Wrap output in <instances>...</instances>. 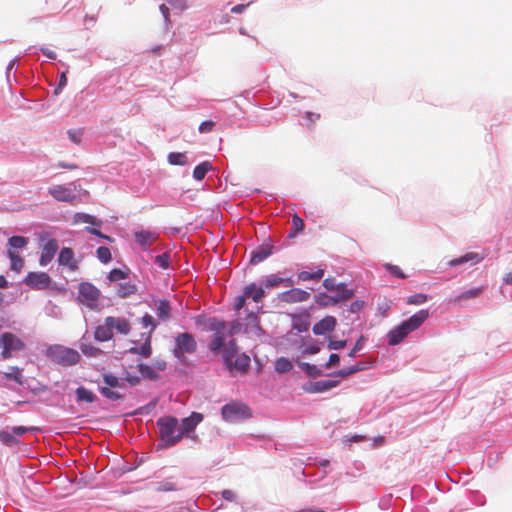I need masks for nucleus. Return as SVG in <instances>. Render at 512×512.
<instances>
[{
    "label": "nucleus",
    "mask_w": 512,
    "mask_h": 512,
    "mask_svg": "<svg viewBox=\"0 0 512 512\" xmlns=\"http://www.w3.org/2000/svg\"><path fill=\"white\" fill-rule=\"evenodd\" d=\"M81 350L85 355H90V356H96L100 352L99 348H96L93 346H86V345H83L81 347Z\"/></svg>",
    "instance_id": "052dcab7"
},
{
    "label": "nucleus",
    "mask_w": 512,
    "mask_h": 512,
    "mask_svg": "<svg viewBox=\"0 0 512 512\" xmlns=\"http://www.w3.org/2000/svg\"><path fill=\"white\" fill-rule=\"evenodd\" d=\"M4 377L8 380H14L18 384H22V373L17 366L10 367V371L4 373Z\"/></svg>",
    "instance_id": "79ce46f5"
},
{
    "label": "nucleus",
    "mask_w": 512,
    "mask_h": 512,
    "mask_svg": "<svg viewBox=\"0 0 512 512\" xmlns=\"http://www.w3.org/2000/svg\"><path fill=\"white\" fill-rule=\"evenodd\" d=\"M124 383L127 382L131 386H136L140 383V377L136 375H131L129 373L126 374V376L123 378Z\"/></svg>",
    "instance_id": "680f3d73"
},
{
    "label": "nucleus",
    "mask_w": 512,
    "mask_h": 512,
    "mask_svg": "<svg viewBox=\"0 0 512 512\" xmlns=\"http://www.w3.org/2000/svg\"><path fill=\"white\" fill-rule=\"evenodd\" d=\"M23 282L32 289L44 290L50 286L51 278L46 272H29Z\"/></svg>",
    "instance_id": "9d476101"
},
{
    "label": "nucleus",
    "mask_w": 512,
    "mask_h": 512,
    "mask_svg": "<svg viewBox=\"0 0 512 512\" xmlns=\"http://www.w3.org/2000/svg\"><path fill=\"white\" fill-rule=\"evenodd\" d=\"M483 259H484V257L482 255L475 253V252H469L459 258H455V259L451 260L449 262V265L457 266V265H461V264H464L467 262L476 264V263L481 262Z\"/></svg>",
    "instance_id": "393cba45"
},
{
    "label": "nucleus",
    "mask_w": 512,
    "mask_h": 512,
    "mask_svg": "<svg viewBox=\"0 0 512 512\" xmlns=\"http://www.w3.org/2000/svg\"><path fill=\"white\" fill-rule=\"evenodd\" d=\"M292 224L294 229V233L292 235H295L296 233L301 232L304 229V222L298 215L293 216Z\"/></svg>",
    "instance_id": "864d4df0"
},
{
    "label": "nucleus",
    "mask_w": 512,
    "mask_h": 512,
    "mask_svg": "<svg viewBox=\"0 0 512 512\" xmlns=\"http://www.w3.org/2000/svg\"><path fill=\"white\" fill-rule=\"evenodd\" d=\"M310 321L309 315H294L292 316V328L299 333L309 330Z\"/></svg>",
    "instance_id": "b1692460"
},
{
    "label": "nucleus",
    "mask_w": 512,
    "mask_h": 512,
    "mask_svg": "<svg viewBox=\"0 0 512 512\" xmlns=\"http://www.w3.org/2000/svg\"><path fill=\"white\" fill-rule=\"evenodd\" d=\"M265 295V290L263 287H258L255 283H251L244 288V297L252 298V300L256 303L262 301Z\"/></svg>",
    "instance_id": "5701e85b"
},
{
    "label": "nucleus",
    "mask_w": 512,
    "mask_h": 512,
    "mask_svg": "<svg viewBox=\"0 0 512 512\" xmlns=\"http://www.w3.org/2000/svg\"><path fill=\"white\" fill-rule=\"evenodd\" d=\"M323 286L328 291L340 292V294H342V288H340V286L347 288L345 283H336L334 278H326L323 281Z\"/></svg>",
    "instance_id": "a19ab883"
},
{
    "label": "nucleus",
    "mask_w": 512,
    "mask_h": 512,
    "mask_svg": "<svg viewBox=\"0 0 512 512\" xmlns=\"http://www.w3.org/2000/svg\"><path fill=\"white\" fill-rule=\"evenodd\" d=\"M103 382L109 387V388H119L122 389L125 387V383L123 379H120L112 374H105L103 376Z\"/></svg>",
    "instance_id": "c9c22d12"
},
{
    "label": "nucleus",
    "mask_w": 512,
    "mask_h": 512,
    "mask_svg": "<svg viewBox=\"0 0 512 512\" xmlns=\"http://www.w3.org/2000/svg\"><path fill=\"white\" fill-rule=\"evenodd\" d=\"M97 257L102 263L111 261V252L108 247L101 246L97 249Z\"/></svg>",
    "instance_id": "de8ad7c7"
},
{
    "label": "nucleus",
    "mask_w": 512,
    "mask_h": 512,
    "mask_svg": "<svg viewBox=\"0 0 512 512\" xmlns=\"http://www.w3.org/2000/svg\"><path fill=\"white\" fill-rule=\"evenodd\" d=\"M203 420V415L198 412H192L190 416L184 418L181 422L180 431L183 436L194 431L196 426Z\"/></svg>",
    "instance_id": "dca6fc26"
},
{
    "label": "nucleus",
    "mask_w": 512,
    "mask_h": 512,
    "mask_svg": "<svg viewBox=\"0 0 512 512\" xmlns=\"http://www.w3.org/2000/svg\"><path fill=\"white\" fill-rule=\"evenodd\" d=\"M196 350L197 342L192 334L182 332L174 338V348L172 353L176 359L184 361L186 354H193Z\"/></svg>",
    "instance_id": "39448f33"
},
{
    "label": "nucleus",
    "mask_w": 512,
    "mask_h": 512,
    "mask_svg": "<svg viewBox=\"0 0 512 512\" xmlns=\"http://www.w3.org/2000/svg\"><path fill=\"white\" fill-rule=\"evenodd\" d=\"M169 4L179 11H183L186 8L185 0H167Z\"/></svg>",
    "instance_id": "e2e57ef3"
},
{
    "label": "nucleus",
    "mask_w": 512,
    "mask_h": 512,
    "mask_svg": "<svg viewBox=\"0 0 512 512\" xmlns=\"http://www.w3.org/2000/svg\"><path fill=\"white\" fill-rule=\"evenodd\" d=\"M48 358L61 366L68 367L77 364L80 360L78 351L62 345H53L47 349Z\"/></svg>",
    "instance_id": "20e7f679"
},
{
    "label": "nucleus",
    "mask_w": 512,
    "mask_h": 512,
    "mask_svg": "<svg viewBox=\"0 0 512 512\" xmlns=\"http://www.w3.org/2000/svg\"><path fill=\"white\" fill-rule=\"evenodd\" d=\"M428 300V296L426 294L418 293L408 297L407 303L410 305H420L425 303Z\"/></svg>",
    "instance_id": "09e8293b"
},
{
    "label": "nucleus",
    "mask_w": 512,
    "mask_h": 512,
    "mask_svg": "<svg viewBox=\"0 0 512 512\" xmlns=\"http://www.w3.org/2000/svg\"><path fill=\"white\" fill-rule=\"evenodd\" d=\"M212 169V165L208 161H204L201 164L197 165L193 170V177L197 181H201L205 178L207 172Z\"/></svg>",
    "instance_id": "7c9ffc66"
},
{
    "label": "nucleus",
    "mask_w": 512,
    "mask_h": 512,
    "mask_svg": "<svg viewBox=\"0 0 512 512\" xmlns=\"http://www.w3.org/2000/svg\"><path fill=\"white\" fill-rule=\"evenodd\" d=\"M68 136H69V139L75 143V144H80L81 142V139H82V130L78 129V130H68Z\"/></svg>",
    "instance_id": "5fc2aeb1"
},
{
    "label": "nucleus",
    "mask_w": 512,
    "mask_h": 512,
    "mask_svg": "<svg viewBox=\"0 0 512 512\" xmlns=\"http://www.w3.org/2000/svg\"><path fill=\"white\" fill-rule=\"evenodd\" d=\"M292 368H293V365H292L291 361H289L286 358H283V357L278 358L275 362V369L279 373L289 372L290 370H292Z\"/></svg>",
    "instance_id": "ea45409f"
},
{
    "label": "nucleus",
    "mask_w": 512,
    "mask_h": 512,
    "mask_svg": "<svg viewBox=\"0 0 512 512\" xmlns=\"http://www.w3.org/2000/svg\"><path fill=\"white\" fill-rule=\"evenodd\" d=\"M221 414L226 421L230 422L248 419L252 415L249 407L241 402H231L224 405Z\"/></svg>",
    "instance_id": "0eeeda50"
},
{
    "label": "nucleus",
    "mask_w": 512,
    "mask_h": 512,
    "mask_svg": "<svg viewBox=\"0 0 512 512\" xmlns=\"http://www.w3.org/2000/svg\"><path fill=\"white\" fill-rule=\"evenodd\" d=\"M167 161L170 165L184 166L188 164V158L185 153L171 152L167 156Z\"/></svg>",
    "instance_id": "2f4dec72"
},
{
    "label": "nucleus",
    "mask_w": 512,
    "mask_h": 512,
    "mask_svg": "<svg viewBox=\"0 0 512 512\" xmlns=\"http://www.w3.org/2000/svg\"><path fill=\"white\" fill-rule=\"evenodd\" d=\"M157 318L161 322H167L171 318V304L166 299H161L157 302L155 307Z\"/></svg>",
    "instance_id": "6ab92c4d"
},
{
    "label": "nucleus",
    "mask_w": 512,
    "mask_h": 512,
    "mask_svg": "<svg viewBox=\"0 0 512 512\" xmlns=\"http://www.w3.org/2000/svg\"><path fill=\"white\" fill-rule=\"evenodd\" d=\"M246 300H247V297H244V293L242 295L238 296L235 300L234 308L237 311L241 310L244 307Z\"/></svg>",
    "instance_id": "338daca9"
},
{
    "label": "nucleus",
    "mask_w": 512,
    "mask_h": 512,
    "mask_svg": "<svg viewBox=\"0 0 512 512\" xmlns=\"http://www.w3.org/2000/svg\"><path fill=\"white\" fill-rule=\"evenodd\" d=\"M27 243V239L23 236H12L8 240L9 246L14 249L24 248L27 245Z\"/></svg>",
    "instance_id": "a18cd8bd"
},
{
    "label": "nucleus",
    "mask_w": 512,
    "mask_h": 512,
    "mask_svg": "<svg viewBox=\"0 0 512 512\" xmlns=\"http://www.w3.org/2000/svg\"><path fill=\"white\" fill-rule=\"evenodd\" d=\"M298 365L310 377H318V376L322 375V371L317 366H315V365H311V364L306 363V362H298Z\"/></svg>",
    "instance_id": "58836bf2"
},
{
    "label": "nucleus",
    "mask_w": 512,
    "mask_h": 512,
    "mask_svg": "<svg viewBox=\"0 0 512 512\" xmlns=\"http://www.w3.org/2000/svg\"><path fill=\"white\" fill-rule=\"evenodd\" d=\"M284 282L287 283V285L292 284V281L290 279H284L279 277L278 275L271 274L264 279L263 284L266 289H271L279 286L281 283Z\"/></svg>",
    "instance_id": "cd10ccee"
},
{
    "label": "nucleus",
    "mask_w": 512,
    "mask_h": 512,
    "mask_svg": "<svg viewBox=\"0 0 512 512\" xmlns=\"http://www.w3.org/2000/svg\"><path fill=\"white\" fill-rule=\"evenodd\" d=\"M126 277H127V274L118 268L112 269L108 275V278L111 282H117V281L125 279Z\"/></svg>",
    "instance_id": "8fccbe9b"
},
{
    "label": "nucleus",
    "mask_w": 512,
    "mask_h": 512,
    "mask_svg": "<svg viewBox=\"0 0 512 512\" xmlns=\"http://www.w3.org/2000/svg\"><path fill=\"white\" fill-rule=\"evenodd\" d=\"M134 235L137 243L145 250L148 249L154 242H156L159 237L156 232L150 230L135 232Z\"/></svg>",
    "instance_id": "f3484780"
},
{
    "label": "nucleus",
    "mask_w": 512,
    "mask_h": 512,
    "mask_svg": "<svg viewBox=\"0 0 512 512\" xmlns=\"http://www.w3.org/2000/svg\"><path fill=\"white\" fill-rule=\"evenodd\" d=\"M78 301L85 304L90 309L98 306L101 296L100 290L89 282H81L78 286Z\"/></svg>",
    "instance_id": "423d86ee"
},
{
    "label": "nucleus",
    "mask_w": 512,
    "mask_h": 512,
    "mask_svg": "<svg viewBox=\"0 0 512 512\" xmlns=\"http://www.w3.org/2000/svg\"><path fill=\"white\" fill-rule=\"evenodd\" d=\"M209 328L214 332L209 342L210 351L221 355L223 363L229 371L246 372L250 366V358L245 353H239L234 339L227 341L226 323L213 319Z\"/></svg>",
    "instance_id": "f257e3e1"
},
{
    "label": "nucleus",
    "mask_w": 512,
    "mask_h": 512,
    "mask_svg": "<svg viewBox=\"0 0 512 512\" xmlns=\"http://www.w3.org/2000/svg\"><path fill=\"white\" fill-rule=\"evenodd\" d=\"M0 440L2 441L3 444L7 446H14L19 443L13 432L10 433L4 430H0Z\"/></svg>",
    "instance_id": "37998d69"
},
{
    "label": "nucleus",
    "mask_w": 512,
    "mask_h": 512,
    "mask_svg": "<svg viewBox=\"0 0 512 512\" xmlns=\"http://www.w3.org/2000/svg\"><path fill=\"white\" fill-rule=\"evenodd\" d=\"M337 321L333 316H326L313 326V333L315 335H324L332 332L336 327Z\"/></svg>",
    "instance_id": "2eb2a0df"
},
{
    "label": "nucleus",
    "mask_w": 512,
    "mask_h": 512,
    "mask_svg": "<svg viewBox=\"0 0 512 512\" xmlns=\"http://www.w3.org/2000/svg\"><path fill=\"white\" fill-rule=\"evenodd\" d=\"M156 490L158 492H170L177 490V486L170 480H165L157 484Z\"/></svg>",
    "instance_id": "49530a36"
},
{
    "label": "nucleus",
    "mask_w": 512,
    "mask_h": 512,
    "mask_svg": "<svg viewBox=\"0 0 512 512\" xmlns=\"http://www.w3.org/2000/svg\"><path fill=\"white\" fill-rule=\"evenodd\" d=\"M152 365L156 371H164L167 367V363L163 359H155Z\"/></svg>",
    "instance_id": "0e129e2a"
},
{
    "label": "nucleus",
    "mask_w": 512,
    "mask_h": 512,
    "mask_svg": "<svg viewBox=\"0 0 512 512\" xmlns=\"http://www.w3.org/2000/svg\"><path fill=\"white\" fill-rule=\"evenodd\" d=\"M482 291H483L482 287L472 288V289H469V290L461 293L460 295L456 296L452 301L455 303H458V302H461L464 300L476 298L482 293Z\"/></svg>",
    "instance_id": "72a5a7b5"
},
{
    "label": "nucleus",
    "mask_w": 512,
    "mask_h": 512,
    "mask_svg": "<svg viewBox=\"0 0 512 512\" xmlns=\"http://www.w3.org/2000/svg\"><path fill=\"white\" fill-rule=\"evenodd\" d=\"M142 324L144 327H150V331L148 333V335H150V336H151L152 332L155 330V328L157 327V323L155 322V319L150 314H145L142 317Z\"/></svg>",
    "instance_id": "603ef678"
},
{
    "label": "nucleus",
    "mask_w": 512,
    "mask_h": 512,
    "mask_svg": "<svg viewBox=\"0 0 512 512\" xmlns=\"http://www.w3.org/2000/svg\"><path fill=\"white\" fill-rule=\"evenodd\" d=\"M129 352L132 354L140 355L144 358L150 357L152 354L151 336L147 335L144 343L140 347H132L129 349Z\"/></svg>",
    "instance_id": "a878e982"
},
{
    "label": "nucleus",
    "mask_w": 512,
    "mask_h": 512,
    "mask_svg": "<svg viewBox=\"0 0 512 512\" xmlns=\"http://www.w3.org/2000/svg\"><path fill=\"white\" fill-rule=\"evenodd\" d=\"M310 294L300 288H292L280 295V300L286 303H297L308 300Z\"/></svg>",
    "instance_id": "ddd939ff"
},
{
    "label": "nucleus",
    "mask_w": 512,
    "mask_h": 512,
    "mask_svg": "<svg viewBox=\"0 0 512 512\" xmlns=\"http://www.w3.org/2000/svg\"><path fill=\"white\" fill-rule=\"evenodd\" d=\"M74 222L75 223H87L91 224L95 227H101L102 221L96 218L93 215L85 214V213H76L74 215Z\"/></svg>",
    "instance_id": "bb28decb"
},
{
    "label": "nucleus",
    "mask_w": 512,
    "mask_h": 512,
    "mask_svg": "<svg viewBox=\"0 0 512 512\" xmlns=\"http://www.w3.org/2000/svg\"><path fill=\"white\" fill-rule=\"evenodd\" d=\"M364 306V302L361 301V300H356L354 302L351 303L350 305V312L352 313H357L359 312Z\"/></svg>",
    "instance_id": "774afa93"
},
{
    "label": "nucleus",
    "mask_w": 512,
    "mask_h": 512,
    "mask_svg": "<svg viewBox=\"0 0 512 512\" xmlns=\"http://www.w3.org/2000/svg\"><path fill=\"white\" fill-rule=\"evenodd\" d=\"M136 291H137V286L134 283L128 281V282L119 284L118 289H117V295L121 298H126V297H129V296L135 294Z\"/></svg>",
    "instance_id": "c85d7f7f"
},
{
    "label": "nucleus",
    "mask_w": 512,
    "mask_h": 512,
    "mask_svg": "<svg viewBox=\"0 0 512 512\" xmlns=\"http://www.w3.org/2000/svg\"><path fill=\"white\" fill-rule=\"evenodd\" d=\"M108 321L112 329H115L119 334L127 335L131 330L129 321L124 317L108 316Z\"/></svg>",
    "instance_id": "4be33fe9"
},
{
    "label": "nucleus",
    "mask_w": 512,
    "mask_h": 512,
    "mask_svg": "<svg viewBox=\"0 0 512 512\" xmlns=\"http://www.w3.org/2000/svg\"><path fill=\"white\" fill-rule=\"evenodd\" d=\"M339 384L340 380H321L312 383L311 386L307 389V391L310 393H322L337 387Z\"/></svg>",
    "instance_id": "412c9836"
},
{
    "label": "nucleus",
    "mask_w": 512,
    "mask_h": 512,
    "mask_svg": "<svg viewBox=\"0 0 512 512\" xmlns=\"http://www.w3.org/2000/svg\"><path fill=\"white\" fill-rule=\"evenodd\" d=\"M340 288H342V294H340L339 297H334L333 295H328L326 293H319L315 296V302L322 307L335 306L339 302L351 299L354 296L353 290L344 288L343 286H340Z\"/></svg>",
    "instance_id": "1a4fd4ad"
},
{
    "label": "nucleus",
    "mask_w": 512,
    "mask_h": 512,
    "mask_svg": "<svg viewBox=\"0 0 512 512\" xmlns=\"http://www.w3.org/2000/svg\"><path fill=\"white\" fill-rule=\"evenodd\" d=\"M58 248H59V246H58V242L56 239L48 240L41 250L39 264L41 266L48 265L54 258Z\"/></svg>",
    "instance_id": "f8f14e48"
},
{
    "label": "nucleus",
    "mask_w": 512,
    "mask_h": 512,
    "mask_svg": "<svg viewBox=\"0 0 512 512\" xmlns=\"http://www.w3.org/2000/svg\"><path fill=\"white\" fill-rule=\"evenodd\" d=\"M386 268L390 271L392 275H394L397 278L404 279L406 277L399 266L386 265Z\"/></svg>",
    "instance_id": "4d7b16f0"
},
{
    "label": "nucleus",
    "mask_w": 512,
    "mask_h": 512,
    "mask_svg": "<svg viewBox=\"0 0 512 512\" xmlns=\"http://www.w3.org/2000/svg\"><path fill=\"white\" fill-rule=\"evenodd\" d=\"M428 317V310L422 309L416 312L409 319L403 321L397 327L389 331L387 334L388 344L392 346L399 344L411 332L417 330Z\"/></svg>",
    "instance_id": "f03ea898"
},
{
    "label": "nucleus",
    "mask_w": 512,
    "mask_h": 512,
    "mask_svg": "<svg viewBox=\"0 0 512 512\" xmlns=\"http://www.w3.org/2000/svg\"><path fill=\"white\" fill-rule=\"evenodd\" d=\"M58 262L59 265L67 266L71 271H76L79 268L78 261L74 257V252L69 247H64L61 249Z\"/></svg>",
    "instance_id": "4468645a"
},
{
    "label": "nucleus",
    "mask_w": 512,
    "mask_h": 512,
    "mask_svg": "<svg viewBox=\"0 0 512 512\" xmlns=\"http://www.w3.org/2000/svg\"><path fill=\"white\" fill-rule=\"evenodd\" d=\"M48 193L57 201L71 202L76 199L74 190L64 185H54L48 189Z\"/></svg>",
    "instance_id": "9b49d317"
},
{
    "label": "nucleus",
    "mask_w": 512,
    "mask_h": 512,
    "mask_svg": "<svg viewBox=\"0 0 512 512\" xmlns=\"http://www.w3.org/2000/svg\"><path fill=\"white\" fill-rule=\"evenodd\" d=\"M215 126V123L211 120H207V121H203L200 125H199V132L200 133H209L213 130Z\"/></svg>",
    "instance_id": "6e6d98bb"
},
{
    "label": "nucleus",
    "mask_w": 512,
    "mask_h": 512,
    "mask_svg": "<svg viewBox=\"0 0 512 512\" xmlns=\"http://www.w3.org/2000/svg\"><path fill=\"white\" fill-rule=\"evenodd\" d=\"M157 426L159 427V437L165 447L174 446L183 438V433H181L178 420L175 417H161L157 420Z\"/></svg>",
    "instance_id": "7ed1b4c3"
},
{
    "label": "nucleus",
    "mask_w": 512,
    "mask_h": 512,
    "mask_svg": "<svg viewBox=\"0 0 512 512\" xmlns=\"http://www.w3.org/2000/svg\"><path fill=\"white\" fill-rule=\"evenodd\" d=\"M100 393L103 396H105L106 398L111 399V400H121V399L124 398V394L123 393H120L118 391H114V390H112L109 387H101L100 388Z\"/></svg>",
    "instance_id": "c03bdc74"
},
{
    "label": "nucleus",
    "mask_w": 512,
    "mask_h": 512,
    "mask_svg": "<svg viewBox=\"0 0 512 512\" xmlns=\"http://www.w3.org/2000/svg\"><path fill=\"white\" fill-rule=\"evenodd\" d=\"M76 397L78 401H84L87 403H92L96 399V396L91 391L82 386L76 389Z\"/></svg>",
    "instance_id": "e433bc0d"
},
{
    "label": "nucleus",
    "mask_w": 512,
    "mask_h": 512,
    "mask_svg": "<svg viewBox=\"0 0 512 512\" xmlns=\"http://www.w3.org/2000/svg\"><path fill=\"white\" fill-rule=\"evenodd\" d=\"M1 356L4 360L12 357V351H20L25 348L23 341L11 332H5L0 336Z\"/></svg>",
    "instance_id": "6e6552de"
},
{
    "label": "nucleus",
    "mask_w": 512,
    "mask_h": 512,
    "mask_svg": "<svg viewBox=\"0 0 512 512\" xmlns=\"http://www.w3.org/2000/svg\"><path fill=\"white\" fill-rule=\"evenodd\" d=\"M273 252V246L269 244H264L262 246H259L256 250H254L251 254L250 263L255 265L266 258H268Z\"/></svg>",
    "instance_id": "aec40b11"
},
{
    "label": "nucleus",
    "mask_w": 512,
    "mask_h": 512,
    "mask_svg": "<svg viewBox=\"0 0 512 512\" xmlns=\"http://www.w3.org/2000/svg\"><path fill=\"white\" fill-rule=\"evenodd\" d=\"M155 263L162 269H167L170 264V255L168 253H163L161 255L156 256Z\"/></svg>",
    "instance_id": "3c124183"
},
{
    "label": "nucleus",
    "mask_w": 512,
    "mask_h": 512,
    "mask_svg": "<svg viewBox=\"0 0 512 512\" xmlns=\"http://www.w3.org/2000/svg\"><path fill=\"white\" fill-rule=\"evenodd\" d=\"M346 346V340H331L328 343L330 350H340Z\"/></svg>",
    "instance_id": "13d9d810"
},
{
    "label": "nucleus",
    "mask_w": 512,
    "mask_h": 512,
    "mask_svg": "<svg viewBox=\"0 0 512 512\" xmlns=\"http://www.w3.org/2000/svg\"><path fill=\"white\" fill-rule=\"evenodd\" d=\"M324 276V270L321 268H318L314 272H308V271H301L298 273V279L300 281H308V280H315L318 281L322 279Z\"/></svg>",
    "instance_id": "473e14b6"
},
{
    "label": "nucleus",
    "mask_w": 512,
    "mask_h": 512,
    "mask_svg": "<svg viewBox=\"0 0 512 512\" xmlns=\"http://www.w3.org/2000/svg\"><path fill=\"white\" fill-rule=\"evenodd\" d=\"M8 256L11 262V269L19 273L24 266V260L18 253L12 250H8Z\"/></svg>",
    "instance_id": "f704fd0d"
},
{
    "label": "nucleus",
    "mask_w": 512,
    "mask_h": 512,
    "mask_svg": "<svg viewBox=\"0 0 512 512\" xmlns=\"http://www.w3.org/2000/svg\"><path fill=\"white\" fill-rule=\"evenodd\" d=\"M365 369V366L362 363H357L351 367H346L338 370L334 375L342 378L348 377L356 372L362 371Z\"/></svg>",
    "instance_id": "4c0bfd02"
},
{
    "label": "nucleus",
    "mask_w": 512,
    "mask_h": 512,
    "mask_svg": "<svg viewBox=\"0 0 512 512\" xmlns=\"http://www.w3.org/2000/svg\"><path fill=\"white\" fill-rule=\"evenodd\" d=\"M96 340L100 342L109 341L113 338V329L108 321V317L104 319V323L99 325L94 333Z\"/></svg>",
    "instance_id": "a211bd4d"
},
{
    "label": "nucleus",
    "mask_w": 512,
    "mask_h": 512,
    "mask_svg": "<svg viewBox=\"0 0 512 512\" xmlns=\"http://www.w3.org/2000/svg\"><path fill=\"white\" fill-rule=\"evenodd\" d=\"M138 370H139L141 376L145 379H149V380L159 379V374L154 369L152 364L148 365V364L140 363L138 365Z\"/></svg>",
    "instance_id": "c756f323"
},
{
    "label": "nucleus",
    "mask_w": 512,
    "mask_h": 512,
    "mask_svg": "<svg viewBox=\"0 0 512 512\" xmlns=\"http://www.w3.org/2000/svg\"><path fill=\"white\" fill-rule=\"evenodd\" d=\"M67 84V77H66V73L63 72L60 76V79H59V83H58V86L55 88L54 90V94H59L60 91L63 89V87Z\"/></svg>",
    "instance_id": "69168bd1"
},
{
    "label": "nucleus",
    "mask_w": 512,
    "mask_h": 512,
    "mask_svg": "<svg viewBox=\"0 0 512 512\" xmlns=\"http://www.w3.org/2000/svg\"><path fill=\"white\" fill-rule=\"evenodd\" d=\"M340 362V356L336 353L330 355L328 362L325 364L326 368L337 366Z\"/></svg>",
    "instance_id": "bf43d9fd"
}]
</instances>
